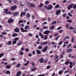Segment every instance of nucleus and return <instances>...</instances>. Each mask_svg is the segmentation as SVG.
<instances>
[{
    "instance_id": "obj_1",
    "label": "nucleus",
    "mask_w": 76,
    "mask_h": 76,
    "mask_svg": "<svg viewBox=\"0 0 76 76\" xmlns=\"http://www.w3.org/2000/svg\"><path fill=\"white\" fill-rule=\"evenodd\" d=\"M8 10H9L8 9H4V13H5L6 14H10V15H12V13L10 11H8Z\"/></svg>"
},
{
    "instance_id": "obj_2",
    "label": "nucleus",
    "mask_w": 76,
    "mask_h": 76,
    "mask_svg": "<svg viewBox=\"0 0 76 76\" xmlns=\"http://www.w3.org/2000/svg\"><path fill=\"white\" fill-rule=\"evenodd\" d=\"M17 9V6L16 5H14L11 7L10 10L12 11L14 10L15 9Z\"/></svg>"
},
{
    "instance_id": "obj_3",
    "label": "nucleus",
    "mask_w": 76,
    "mask_h": 76,
    "mask_svg": "<svg viewBox=\"0 0 76 76\" xmlns=\"http://www.w3.org/2000/svg\"><path fill=\"white\" fill-rule=\"evenodd\" d=\"M8 23H12L13 22V19L12 18H10L8 20Z\"/></svg>"
},
{
    "instance_id": "obj_4",
    "label": "nucleus",
    "mask_w": 76,
    "mask_h": 76,
    "mask_svg": "<svg viewBox=\"0 0 76 76\" xmlns=\"http://www.w3.org/2000/svg\"><path fill=\"white\" fill-rule=\"evenodd\" d=\"M48 49V46H45V48L43 49L42 50V52H43L44 53V52H45L46 51H47V50Z\"/></svg>"
},
{
    "instance_id": "obj_5",
    "label": "nucleus",
    "mask_w": 76,
    "mask_h": 76,
    "mask_svg": "<svg viewBox=\"0 0 76 76\" xmlns=\"http://www.w3.org/2000/svg\"><path fill=\"white\" fill-rule=\"evenodd\" d=\"M73 6V4H72L69 5L68 7V10H70L72 8Z\"/></svg>"
},
{
    "instance_id": "obj_6",
    "label": "nucleus",
    "mask_w": 76,
    "mask_h": 76,
    "mask_svg": "<svg viewBox=\"0 0 76 76\" xmlns=\"http://www.w3.org/2000/svg\"><path fill=\"white\" fill-rule=\"evenodd\" d=\"M61 13V10H58L56 12V15H58Z\"/></svg>"
},
{
    "instance_id": "obj_7",
    "label": "nucleus",
    "mask_w": 76,
    "mask_h": 76,
    "mask_svg": "<svg viewBox=\"0 0 76 76\" xmlns=\"http://www.w3.org/2000/svg\"><path fill=\"white\" fill-rule=\"evenodd\" d=\"M19 28H16L14 29V31H15V32H19Z\"/></svg>"
},
{
    "instance_id": "obj_8",
    "label": "nucleus",
    "mask_w": 76,
    "mask_h": 76,
    "mask_svg": "<svg viewBox=\"0 0 76 76\" xmlns=\"http://www.w3.org/2000/svg\"><path fill=\"white\" fill-rule=\"evenodd\" d=\"M39 61L40 63H44V58H41L39 59Z\"/></svg>"
},
{
    "instance_id": "obj_9",
    "label": "nucleus",
    "mask_w": 76,
    "mask_h": 76,
    "mask_svg": "<svg viewBox=\"0 0 76 76\" xmlns=\"http://www.w3.org/2000/svg\"><path fill=\"white\" fill-rule=\"evenodd\" d=\"M53 8V6L51 5H49L48 6V10H51Z\"/></svg>"
},
{
    "instance_id": "obj_10",
    "label": "nucleus",
    "mask_w": 76,
    "mask_h": 76,
    "mask_svg": "<svg viewBox=\"0 0 76 76\" xmlns=\"http://www.w3.org/2000/svg\"><path fill=\"white\" fill-rule=\"evenodd\" d=\"M50 31L49 30H46L44 31V34H45L46 35H47V34H48L50 33Z\"/></svg>"
},
{
    "instance_id": "obj_11",
    "label": "nucleus",
    "mask_w": 76,
    "mask_h": 76,
    "mask_svg": "<svg viewBox=\"0 0 76 76\" xmlns=\"http://www.w3.org/2000/svg\"><path fill=\"white\" fill-rule=\"evenodd\" d=\"M25 15H26V12H22L20 14V17H22V16H23H23H25Z\"/></svg>"
},
{
    "instance_id": "obj_12",
    "label": "nucleus",
    "mask_w": 76,
    "mask_h": 76,
    "mask_svg": "<svg viewBox=\"0 0 76 76\" xmlns=\"http://www.w3.org/2000/svg\"><path fill=\"white\" fill-rule=\"evenodd\" d=\"M12 43V42L11 41H9L7 43V45H10Z\"/></svg>"
},
{
    "instance_id": "obj_13",
    "label": "nucleus",
    "mask_w": 76,
    "mask_h": 76,
    "mask_svg": "<svg viewBox=\"0 0 76 76\" xmlns=\"http://www.w3.org/2000/svg\"><path fill=\"white\" fill-rule=\"evenodd\" d=\"M54 29V25H53L50 27V30H53Z\"/></svg>"
},
{
    "instance_id": "obj_14",
    "label": "nucleus",
    "mask_w": 76,
    "mask_h": 76,
    "mask_svg": "<svg viewBox=\"0 0 76 76\" xmlns=\"http://www.w3.org/2000/svg\"><path fill=\"white\" fill-rule=\"evenodd\" d=\"M12 14L14 16H16V15H19V12H15L13 13Z\"/></svg>"
},
{
    "instance_id": "obj_15",
    "label": "nucleus",
    "mask_w": 76,
    "mask_h": 76,
    "mask_svg": "<svg viewBox=\"0 0 76 76\" xmlns=\"http://www.w3.org/2000/svg\"><path fill=\"white\" fill-rule=\"evenodd\" d=\"M21 74V72L20 71H18L16 75V76H19Z\"/></svg>"
},
{
    "instance_id": "obj_16",
    "label": "nucleus",
    "mask_w": 76,
    "mask_h": 76,
    "mask_svg": "<svg viewBox=\"0 0 76 76\" xmlns=\"http://www.w3.org/2000/svg\"><path fill=\"white\" fill-rule=\"evenodd\" d=\"M17 35H18V34L16 33H13L12 35V37H16Z\"/></svg>"
},
{
    "instance_id": "obj_17",
    "label": "nucleus",
    "mask_w": 76,
    "mask_h": 76,
    "mask_svg": "<svg viewBox=\"0 0 76 76\" xmlns=\"http://www.w3.org/2000/svg\"><path fill=\"white\" fill-rule=\"evenodd\" d=\"M36 52L37 54H41V51L39 50L38 49H37L36 50Z\"/></svg>"
},
{
    "instance_id": "obj_18",
    "label": "nucleus",
    "mask_w": 76,
    "mask_h": 76,
    "mask_svg": "<svg viewBox=\"0 0 76 76\" xmlns=\"http://www.w3.org/2000/svg\"><path fill=\"white\" fill-rule=\"evenodd\" d=\"M72 51V49H69L67 50V53H71Z\"/></svg>"
},
{
    "instance_id": "obj_19",
    "label": "nucleus",
    "mask_w": 76,
    "mask_h": 76,
    "mask_svg": "<svg viewBox=\"0 0 76 76\" xmlns=\"http://www.w3.org/2000/svg\"><path fill=\"white\" fill-rule=\"evenodd\" d=\"M25 29H29V26L28 25L24 27Z\"/></svg>"
},
{
    "instance_id": "obj_20",
    "label": "nucleus",
    "mask_w": 76,
    "mask_h": 76,
    "mask_svg": "<svg viewBox=\"0 0 76 76\" xmlns=\"http://www.w3.org/2000/svg\"><path fill=\"white\" fill-rule=\"evenodd\" d=\"M20 66H21V64H20V63H19L16 65V67H17V68H19L20 67Z\"/></svg>"
},
{
    "instance_id": "obj_21",
    "label": "nucleus",
    "mask_w": 76,
    "mask_h": 76,
    "mask_svg": "<svg viewBox=\"0 0 76 76\" xmlns=\"http://www.w3.org/2000/svg\"><path fill=\"white\" fill-rule=\"evenodd\" d=\"M69 24L67 23L65 25V27L66 28V29H69Z\"/></svg>"
},
{
    "instance_id": "obj_22",
    "label": "nucleus",
    "mask_w": 76,
    "mask_h": 76,
    "mask_svg": "<svg viewBox=\"0 0 76 76\" xmlns=\"http://www.w3.org/2000/svg\"><path fill=\"white\" fill-rule=\"evenodd\" d=\"M19 40V38L18 37H16L14 39V41H17Z\"/></svg>"
},
{
    "instance_id": "obj_23",
    "label": "nucleus",
    "mask_w": 76,
    "mask_h": 76,
    "mask_svg": "<svg viewBox=\"0 0 76 76\" xmlns=\"http://www.w3.org/2000/svg\"><path fill=\"white\" fill-rule=\"evenodd\" d=\"M20 23H23V21L22 20H20L18 21V23L19 24H20Z\"/></svg>"
},
{
    "instance_id": "obj_24",
    "label": "nucleus",
    "mask_w": 76,
    "mask_h": 76,
    "mask_svg": "<svg viewBox=\"0 0 76 76\" xmlns=\"http://www.w3.org/2000/svg\"><path fill=\"white\" fill-rule=\"evenodd\" d=\"M56 21L55 20L52 22V23H51V24L52 25H55L56 23Z\"/></svg>"
},
{
    "instance_id": "obj_25",
    "label": "nucleus",
    "mask_w": 76,
    "mask_h": 76,
    "mask_svg": "<svg viewBox=\"0 0 76 76\" xmlns=\"http://www.w3.org/2000/svg\"><path fill=\"white\" fill-rule=\"evenodd\" d=\"M60 7V5L58 4L56 5L55 7V9H57V8H59Z\"/></svg>"
},
{
    "instance_id": "obj_26",
    "label": "nucleus",
    "mask_w": 76,
    "mask_h": 76,
    "mask_svg": "<svg viewBox=\"0 0 76 76\" xmlns=\"http://www.w3.org/2000/svg\"><path fill=\"white\" fill-rule=\"evenodd\" d=\"M26 16L27 17V18H30V14L29 13L27 14Z\"/></svg>"
},
{
    "instance_id": "obj_27",
    "label": "nucleus",
    "mask_w": 76,
    "mask_h": 76,
    "mask_svg": "<svg viewBox=\"0 0 76 76\" xmlns=\"http://www.w3.org/2000/svg\"><path fill=\"white\" fill-rule=\"evenodd\" d=\"M30 7H35V6L34 4L33 3H31L30 4Z\"/></svg>"
},
{
    "instance_id": "obj_28",
    "label": "nucleus",
    "mask_w": 76,
    "mask_h": 76,
    "mask_svg": "<svg viewBox=\"0 0 76 76\" xmlns=\"http://www.w3.org/2000/svg\"><path fill=\"white\" fill-rule=\"evenodd\" d=\"M6 73L7 75H9V74L10 73V71L9 70H7V72H6Z\"/></svg>"
},
{
    "instance_id": "obj_29",
    "label": "nucleus",
    "mask_w": 76,
    "mask_h": 76,
    "mask_svg": "<svg viewBox=\"0 0 76 76\" xmlns=\"http://www.w3.org/2000/svg\"><path fill=\"white\" fill-rule=\"evenodd\" d=\"M36 69H37L36 68H31V70L32 72H33L34 71H35V70H36Z\"/></svg>"
},
{
    "instance_id": "obj_30",
    "label": "nucleus",
    "mask_w": 76,
    "mask_h": 76,
    "mask_svg": "<svg viewBox=\"0 0 76 76\" xmlns=\"http://www.w3.org/2000/svg\"><path fill=\"white\" fill-rule=\"evenodd\" d=\"M22 44V42H20L19 43L17 44V45L19 47V46H20Z\"/></svg>"
},
{
    "instance_id": "obj_31",
    "label": "nucleus",
    "mask_w": 76,
    "mask_h": 76,
    "mask_svg": "<svg viewBox=\"0 0 76 76\" xmlns=\"http://www.w3.org/2000/svg\"><path fill=\"white\" fill-rule=\"evenodd\" d=\"M10 67H10V66L9 65H8L6 66V68H7V69H10Z\"/></svg>"
},
{
    "instance_id": "obj_32",
    "label": "nucleus",
    "mask_w": 76,
    "mask_h": 76,
    "mask_svg": "<svg viewBox=\"0 0 76 76\" xmlns=\"http://www.w3.org/2000/svg\"><path fill=\"white\" fill-rule=\"evenodd\" d=\"M67 22H69V23H72V20H67Z\"/></svg>"
},
{
    "instance_id": "obj_33",
    "label": "nucleus",
    "mask_w": 76,
    "mask_h": 76,
    "mask_svg": "<svg viewBox=\"0 0 76 76\" xmlns=\"http://www.w3.org/2000/svg\"><path fill=\"white\" fill-rule=\"evenodd\" d=\"M70 62V61H66L65 63V65H67V64H68L69 63V62Z\"/></svg>"
},
{
    "instance_id": "obj_34",
    "label": "nucleus",
    "mask_w": 76,
    "mask_h": 76,
    "mask_svg": "<svg viewBox=\"0 0 76 76\" xmlns=\"http://www.w3.org/2000/svg\"><path fill=\"white\" fill-rule=\"evenodd\" d=\"M20 29L21 32H24V28L22 27H20Z\"/></svg>"
},
{
    "instance_id": "obj_35",
    "label": "nucleus",
    "mask_w": 76,
    "mask_h": 76,
    "mask_svg": "<svg viewBox=\"0 0 76 76\" xmlns=\"http://www.w3.org/2000/svg\"><path fill=\"white\" fill-rule=\"evenodd\" d=\"M20 56H22L23 54V52H22V51H20Z\"/></svg>"
},
{
    "instance_id": "obj_36",
    "label": "nucleus",
    "mask_w": 76,
    "mask_h": 76,
    "mask_svg": "<svg viewBox=\"0 0 76 76\" xmlns=\"http://www.w3.org/2000/svg\"><path fill=\"white\" fill-rule=\"evenodd\" d=\"M4 56V53H2L0 54V58H1V57H2L3 56Z\"/></svg>"
},
{
    "instance_id": "obj_37",
    "label": "nucleus",
    "mask_w": 76,
    "mask_h": 76,
    "mask_svg": "<svg viewBox=\"0 0 76 76\" xmlns=\"http://www.w3.org/2000/svg\"><path fill=\"white\" fill-rule=\"evenodd\" d=\"M65 39H70V37L69 36H66L65 37Z\"/></svg>"
},
{
    "instance_id": "obj_38",
    "label": "nucleus",
    "mask_w": 76,
    "mask_h": 76,
    "mask_svg": "<svg viewBox=\"0 0 76 76\" xmlns=\"http://www.w3.org/2000/svg\"><path fill=\"white\" fill-rule=\"evenodd\" d=\"M69 29H70V30H72V29H74V28L72 26H70V27H69Z\"/></svg>"
},
{
    "instance_id": "obj_39",
    "label": "nucleus",
    "mask_w": 76,
    "mask_h": 76,
    "mask_svg": "<svg viewBox=\"0 0 76 76\" xmlns=\"http://www.w3.org/2000/svg\"><path fill=\"white\" fill-rule=\"evenodd\" d=\"M62 16L63 18H66V14L65 13H64L62 15Z\"/></svg>"
},
{
    "instance_id": "obj_40",
    "label": "nucleus",
    "mask_w": 76,
    "mask_h": 76,
    "mask_svg": "<svg viewBox=\"0 0 76 76\" xmlns=\"http://www.w3.org/2000/svg\"><path fill=\"white\" fill-rule=\"evenodd\" d=\"M50 68H51V66L50 65L46 67V69H49Z\"/></svg>"
},
{
    "instance_id": "obj_41",
    "label": "nucleus",
    "mask_w": 76,
    "mask_h": 76,
    "mask_svg": "<svg viewBox=\"0 0 76 76\" xmlns=\"http://www.w3.org/2000/svg\"><path fill=\"white\" fill-rule=\"evenodd\" d=\"M63 41H61L60 42H59V45H61L63 44Z\"/></svg>"
},
{
    "instance_id": "obj_42",
    "label": "nucleus",
    "mask_w": 76,
    "mask_h": 76,
    "mask_svg": "<svg viewBox=\"0 0 76 76\" xmlns=\"http://www.w3.org/2000/svg\"><path fill=\"white\" fill-rule=\"evenodd\" d=\"M44 4H40V5L39 6V7H41L42 6H43Z\"/></svg>"
},
{
    "instance_id": "obj_43",
    "label": "nucleus",
    "mask_w": 76,
    "mask_h": 76,
    "mask_svg": "<svg viewBox=\"0 0 76 76\" xmlns=\"http://www.w3.org/2000/svg\"><path fill=\"white\" fill-rule=\"evenodd\" d=\"M68 15H69V16H70V17H72V15L70 14V12L68 13Z\"/></svg>"
},
{
    "instance_id": "obj_44",
    "label": "nucleus",
    "mask_w": 76,
    "mask_h": 76,
    "mask_svg": "<svg viewBox=\"0 0 76 76\" xmlns=\"http://www.w3.org/2000/svg\"><path fill=\"white\" fill-rule=\"evenodd\" d=\"M42 46H39L38 47V48L39 50H41V49H42Z\"/></svg>"
},
{
    "instance_id": "obj_45",
    "label": "nucleus",
    "mask_w": 76,
    "mask_h": 76,
    "mask_svg": "<svg viewBox=\"0 0 76 76\" xmlns=\"http://www.w3.org/2000/svg\"><path fill=\"white\" fill-rule=\"evenodd\" d=\"M59 37H60V36L58 35V36L57 37H56L55 38V39L56 40H58V38H59Z\"/></svg>"
},
{
    "instance_id": "obj_46",
    "label": "nucleus",
    "mask_w": 76,
    "mask_h": 76,
    "mask_svg": "<svg viewBox=\"0 0 76 76\" xmlns=\"http://www.w3.org/2000/svg\"><path fill=\"white\" fill-rule=\"evenodd\" d=\"M2 35H6V34H7V32H2Z\"/></svg>"
},
{
    "instance_id": "obj_47",
    "label": "nucleus",
    "mask_w": 76,
    "mask_h": 76,
    "mask_svg": "<svg viewBox=\"0 0 76 76\" xmlns=\"http://www.w3.org/2000/svg\"><path fill=\"white\" fill-rule=\"evenodd\" d=\"M49 1H46L45 3V4H48L49 3Z\"/></svg>"
},
{
    "instance_id": "obj_48",
    "label": "nucleus",
    "mask_w": 76,
    "mask_h": 76,
    "mask_svg": "<svg viewBox=\"0 0 76 76\" xmlns=\"http://www.w3.org/2000/svg\"><path fill=\"white\" fill-rule=\"evenodd\" d=\"M48 28V27L47 26L43 27V29H46Z\"/></svg>"
},
{
    "instance_id": "obj_49",
    "label": "nucleus",
    "mask_w": 76,
    "mask_h": 76,
    "mask_svg": "<svg viewBox=\"0 0 76 76\" xmlns=\"http://www.w3.org/2000/svg\"><path fill=\"white\" fill-rule=\"evenodd\" d=\"M29 50L28 48H26V49L25 51L26 52H28V51H29Z\"/></svg>"
},
{
    "instance_id": "obj_50",
    "label": "nucleus",
    "mask_w": 76,
    "mask_h": 76,
    "mask_svg": "<svg viewBox=\"0 0 76 76\" xmlns=\"http://www.w3.org/2000/svg\"><path fill=\"white\" fill-rule=\"evenodd\" d=\"M68 72H69V71L66 70L64 72V74H66V73H67Z\"/></svg>"
},
{
    "instance_id": "obj_51",
    "label": "nucleus",
    "mask_w": 76,
    "mask_h": 76,
    "mask_svg": "<svg viewBox=\"0 0 76 76\" xmlns=\"http://www.w3.org/2000/svg\"><path fill=\"white\" fill-rule=\"evenodd\" d=\"M17 42L16 41H12V44H16Z\"/></svg>"
},
{
    "instance_id": "obj_52",
    "label": "nucleus",
    "mask_w": 76,
    "mask_h": 76,
    "mask_svg": "<svg viewBox=\"0 0 76 76\" xmlns=\"http://www.w3.org/2000/svg\"><path fill=\"white\" fill-rule=\"evenodd\" d=\"M63 54H61L60 55V58H63Z\"/></svg>"
},
{
    "instance_id": "obj_53",
    "label": "nucleus",
    "mask_w": 76,
    "mask_h": 76,
    "mask_svg": "<svg viewBox=\"0 0 76 76\" xmlns=\"http://www.w3.org/2000/svg\"><path fill=\"white\" fill-rule=\"evenodd\" d=\"M44 45H47L48 44V42L47 41L43 42Z\"/></svg>"
},
{
    "instance_id": "obj_54",
    "label": "nucleus",
    "mask_w": 76,
    "mask_h": 76,
    "mask_svg": "<svg viewBox=\"0 0 76 76\" xmlns=\"http://www.w3.org/2000/svg\"><path fill=\"white\" fill-rule=\"evenodd\" d=\"M46 36H47V35L45 36L44 39H45V40H46V39H47V37Z\"/></svg>"
},
{
    "instance_id": "obj_55",
    "label": "nucleus",
    "mask_w": 76,
    "mask_h": 76,
    "mask_svg": "<svg viewBox=\"0 0 76 76\" xmlns=\"http://www.w3.org/2000/svg\"><path fill=\"white\" fill-rule=\"evenodd\" d=\"M59 57V56L57 55L56 56V57H55V59H57Z\"/></svg>"
},
{
    "instance_id": "obj_56",
    "label": "nucleus",
    "mask_w": 76,
    "mask_h": 76,
    "mask_svg": "<svg viewBox=\"0 0 76 76\" xmlns=\"http://www.w3.org/2000/svg\"><path fill=\"white\" fill-rule=\"evenodd\" d=\"M63 71H61L59 72H58L59 74V75H61V74H62V72H63Z\"/></svg>"
},
{
    "instance_id": "obj_57",
    "label": "nucleus",
    "mask_w": 76,
    "mask_h": 76,
    "mask_svg": "<svg viewBox=\"0 0 76 76\" xmlns=\"http://www.w3.org/2000/svg\"><path fill=\"white\" fill-rule=\"evenodd\" d=\"M74 40H75V39H74L73 38H72V39L71 40V41L72 42H73V41H74Z\"/></svg>"
},
{
    "instance_id": "obj_58",
    "label": "nucleus",
    "mask_w": 76,
    "mask_h": 76,
    "mask_svg": "<svg viewBox=\"0 0 76 76\" xmlns=\"http://www.w3.org/2000/svg\"><path fill=\"white\" fill-rule=\"evenodd\" d=\"M28 35L29 36V37H32V34L30 33L28 34Z\"/></svg>"
},
{
    "instance_id": "obj_59",
    "label": "nucleus",
    "mask_w": 76,
    "mask_h": 76,
    "mask_svg": "<svg viewBox=\"0 0 76 76\" xmlns=\"http://www.w3.org/2000/svg\"><path fill=\"white\" fill-rule=\"evenodd\" d=\"M32 53L33 55H35V51L34 50H33L32 52Z\"/></svg>"
},
{
    "instance_id": "obj_60",
    "label": "nucleus",
    "mask_w": 76,
    "mask_h": 76,
    "mask_svg": "<svg viewBox=\"0 0 76 76\" xmlns=\"http://www.w3.org/2000/svg\"><path fill=\"white\" fill-rule=\"evenodd\" d=\"M73 9H76V4L75 5L73 6Z\"/></svg>"
},
{
    "instance_id": "obj_61",
    "label": "nucleus",
    "mask_w": 76,
    "mask_h": 76,
    "mask_svg": "<svg viewBox=\"0 0 76 76\" xmlns=\"http://www.w3.org/2000/svg\"><path fill=\"white\" fill-rule=\"evenodd\" d=\"M24 50H25V48H21V51H24Z\"/></svg>"
},
{
    "instance_id": "obj_62",
    "label": "nucleus",
    "mask_w": 76,
    "mask_h": 76,
    "mask_svg": "<svg viewBox=\"0 0 76 76\" xmlns=\"http://www.w3.org/2000/svg\"><path fill=\"white\" fill-rule=\"evenodd\" d=\"M61 27L60 26L58 27L57 28L56 30H59V29H61Z\"/></svg>"
},
{
    "instance_id": "obj_63",
    "label": "nucleus",
    "mask_w": 76,
    "mask_h": 76,
    "mask_svg": "<svg viewBox=\"0 0 76 76\" xmlns=\"http://www.w3.org/2000/svg\"><path fill=\"white\" fill-rule=\"evenodd\" d=\"M74 32H75V34L76 33V28H75L74 29V30H73Z\"/></svg>"
},
{
    "instance_id": "obj_64",
    "label": "nucleus",
    "mask_w": 76,
    "mask_h": 76,
    "mask_svg": "<svg viewBox=\"0 0 76 76\" xmlns=\"http://www.w3.org/2000/svg\"><path fill=\"white\" fill-rule=\"evenodd\" d=\"M62 32H63V30H60L59 31V33H61Z\"/></svg>"
}]
</instances>
